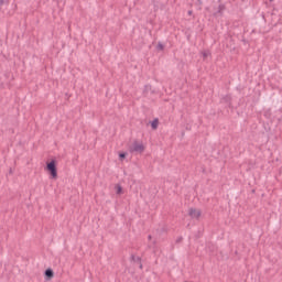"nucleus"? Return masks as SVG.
Returning <instances> with one entry per match:
<instances>
[{
	"instance_id": "f257e3e1",
	"label": "nucleus",
	"mask_w": 282,
	"mask_h": 282,
	"mask_svg": "<svg viewBox=\"0 0 282 282\" xmlns=\"http://www.w3.org/2000/svg\"><path fill=\"white\" fill-rule=\"evenodd\" d=\"M46 171H48L52 180H56L58 177V170H56V161L52 160L46 163Z\"/></svg>"
},
{
	"instance_id": "f03ea898",
	"label": "nucleus",
	"mask_w": 282,
	"mask_h": 282,
	"mask_svg": "<svg viewBox=\"0 0 282 282\" xmlns=\"http://www.w3.org/2000/svg\"><path fill=\"white\" fill-rule=\"evenodd\" d=\"M147 148L144 147V143L140 141H134L131 147L129 148L130 153H144V150Z\"/></svg>"
},
{
	"instance_id": "7ed1b4c3",
	"label": "nucleus",
	"mask_w": 282,
	"mask_h": 282,
	"mask_svg": "<svg viewBox=\"0 0 282 282\" xmlns=\"http://www.w3.org/2000/svg\"><path fill=\"white\" fill-rule=\"evenodd\" d=\"M188 215H189V217H192V219H199L202 217V210L191 208L188 212Z\"/></svg>"
},
{
	"instance_id": "20e7f679",
	"label": "nucleus",
	"mask_w": 282,
	"mask_h": 282,
	"mask_svg": "<svg viewBox=\"0 0 282 282\" xmlns=\"http://www.w3.org/2000/svg\"><path fill=\"white\" fill-rule=\"evenodd\" d=\"M115 188H116L117 195H122L123 191H122V186H121V185L117 184V185L115 186Z\"/></svg>"
},
{
	"instance_id": "39448f33",
	"label": "nucleus",
	"mask_w": 282,
	"mask_h": 282,
	"mask_svg": "<svg viewBox=\"0 0 282 282\" xmlns=\"http://www.w3.org/2000/svg\"><path fill=\"white\" fill-rule=\"evenodd\" d=\"M160 124V120H158V119H154L152 122H151V127H152V129H158V126Z\"/></svg>"
},
{
	"instance_id": "423d86ee",
	"label": "nucleus",
	"mask_w": 282,
	"mask_h": 282,
	"mask_svg": "<svg viewBox=\"0 0 282 282\" xmlns=\"http://www.w3.org/2000/svg\"><path fill=\"white\" fill-rule=\"evenodd\" d=\"M45 274H46V276H54V271H52L51 269H47L45 271Z\"/></svg>"
},
{
	"instance_id": "0eeeda50",
	"label": "nucleus",
	"mask_w": 282,
	"mask_h": 282,
	"mask_svg": "<svg viewBox=\"0 0 282 282\" xmlns=\"http://www.w3.org/2000/svg\"><path fill=\"white\" fill-rule=\"evenodd\" d=\"M208 56H210V52L204 51V52H203V57H204V58H208Z\"/></svg>"
},
{
	"instance_id": "6e6552de",
	"label": "nucleus",
	"mask_w": 282,
	"mask_h": 282,
	"mask_svg": "<svg viewBox=\"0 0 282 282\" xmlns=\"http://www.w3.org/2000/svg\"><path fill=\"white\" fill-rule=\"evenodd\" d=\"M119 158L120 160H124V158H127V153H119Z\"/></svg>"
},
{
	"instance_id": "1a4fd4ad",
	"label": "nucleus",
	"mask_w": 282,
	"mask_h": 282,
	"mask_svg": "<svg viewBox=\"0 0 282 282\" xmlns=\"http://www.w3.org/2000/svg\"><path fill=\"white\" fill-rule=\"evenodd\" d=\"M156 48L162 51V50H164V45L162 43H159Z\"/></svg>"
},
{
	"instance_id": "9d476101",
	"label": "nucleus",
	"mask_w": 282,
	"mask_h": 282,
	"mask_svg": "<svg viewBox=\"0 0 282 282\" xmlns=\"http://www.w3.org/2000/svg\"><path fill=\"white\" fill-rule=\"evenodd\" d=\"M270 1H274V0H270Z\"/></svg>"
}]
</instances>
